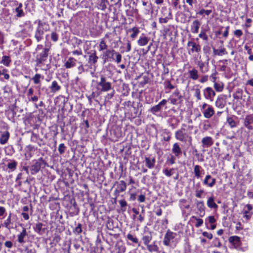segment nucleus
Returning <instances> with one entry per match:
<instances>
[{
    "mask_svg": "<svg viewBox=\"0 0 253 253\" xmlns=\"http://www.w3.org/2000/svg\"><path fill=\"white\" fill-rule=\"evenodd\" d=\"M193 127L187 126L186 124H182L180 129L175 131L174 135L177 140L183 143L188 142L190 144L192 143V138L191 135V131Z\"/></svg>",
    "mask_w": 253,
    "mask_h": 253,
    "instance_id": "obj_1",
    "label": "nucleus"
},
{
    "mask_svg": "<svg viewBox=\"0 0 253 253\" xmlns=\"http://www.w3.org/2000/svg\"><path fill=\"white\" fill-rule=\"evenodd\" d=\"M177 234L176 233L171 231L169 230H168L166 234L165 235L163 244L165 246L170 247L172 244L175 245L176 243V237L177 236Z\"/></svg>",
    "mask_w": 253,
    "mask_h": 253,
    "instance_id": "obj_2",
    "label": "nucleus"
},
{
    "mask_svg": "<svg viewBox=\"0 0 253 253\" xmlns=\"http://www.w3.org/2000/svg\"><path fill=\"white\" fill-rule=\"evenodd\" d=\"M48 29V26L45 23H39L35 32V37L37 42H39L43 38L45 31Z\"/></svg>",
    "mask_w": 253,
    "mask_h": 253,
    "instance_id": "obj_3",
    "label": "nucleus"
},
{
    "mask_svg": "<svg viewBox=\"0 0 253 253\" xmlns=\"http://www.w3.org/2000/svg\"><path fill=\"white\" fill-rule=\"evenodd\" d=\"M43 165V162L42 160H39L37 161L34 165H32L30 168L24 167L27 173L30 171L32 174L37 173L39 171L42 166Z\"/></svg>",
    "mask_w": 253,
    "mask_h": 253,
    "instance_id": "obj_4",
    "label": "nucleus"
},
{
    "mask_svg": "<svg viewBox=\"0 0 253 253\" xmlns=\"http://www.w3.org/2000/svg\"><path fill=\"white\" fill-rule=\"evenodd\" d=\"M49 49L44 48L39 54L36 56V62L37 65H40L42 64L44 61L47 60Z\"/></svg>",
    "mask_w": 253,
    "mask_h": 253,
    "instance_id": "obj_5",
    "label": "nucleus"
},
{
    "mask_svg": "<svg viewBox=\"0 0 253 253\" xmlns=\"http://www.w3.org/2000/svg\"><path fill=\"white\" fill-rule=\"evenodd\" d=\"M97 84L101 87V91L106 92L110 90L112 88L111 83L107 82L106 78L103 76H101L100 81L97 83Z\"/></svg>",
    "mask_w": 253,
    "mask_h": 253,
    "instance_id": "obj_6",
    "label": "nucleus"
},
{
    "mask_svg": "<svg viewBox=\"0 0 253 253\" xmlns=\"http://www.w3.org/2000/svg\"><path fill=\"white\" fill-rule=\"evenodd\" d=\"M115 52L114 49H107L103 52L102 58L104 62L113 61L115 59Z\"/></svg>",
    "mask_w": 253,
    "mask_h": 253,
    "instance_id": "obj_7",
    "label": "nucleus"
},
{
    "mask_svg": "<svg viewBox=\"0 0 253 253\" xmlns=\"http://www.w3.org/2000/svg\"><path fill=\"white\" fill-rule=\"evenodd\" d=\"M204 97L211 101L213 100L214 97L215 95V91L211 87H207L203 90Z\"/></svg>",
    "mask_w": 253,
    "mask_h": 253,
    "instance_id": "obj_8",
    "label": "nucleus"
},
{
    "mask_svg": "<svg viewBox=\"0 0 253 253\" xmlns=\"http://www.w3.org/2000/svg\"><path fill=\"white\" fill-rule=\"evenodd\" d=\"M2 226L5 227L9 231L16 227V225L11 219V213H10L7 218L3 221Z\"/></svg>",
    "mask_w": 253,
    "mask_h": 253,
    "instance_id": "obj_9",
    "label": "nucleus"
},
{
    "mask_svg": "<svg viewBox=\"0 0 253 253\" xmlns=\"http://www.w3.org/2000/svg\"><path fill=\"white\" fill-rule=\"evenodd\" d=\"M126 185L125 181L123 180L120 181V182L117 184V187L114 191V195L115 196V199H116L121 192L125 191L126 189Z\"/></svg>",
    "mask_w": 253,
    "mask_h": 253,
    "instance_id": "obj_10",
    "label": "nucleus"
},
{
    "mask_svg": "<svg viewBox=\"0 0 253 253\" xmlns=\"http://www.w3.org/2000/svg\"><path fill=\"white\" fill-rule=\"evenodd\" d=\"M197 64L202 73H206L209 71V59H208L207 62H203L201 60L198 61Z\"/></svg>",
    "mask_w": 253,
    "mask_h": 253,
    "instance_id": "obj_11",
    "label": "nucleus"
},
{
    "mask_svg": "<svg viewBox=\"0 0 253 253\" xmlns=\"http://www.w3.org/2000/svg\"><path fill=\"white\" fill-rule=\"evenodd\" d=\"M28 236L26 229L24 227L22 228V231L17 235V241L19 243L23 244L26 242L25 238Z\"/></svg>",
    "mask_w": 253,
    "mask_h": 253,
    "instance_id": "obj_12",
    "label": "nucleus"
},
{
    "mask_svg": "<svg viewBox=\"0 0 253 253\" xmlns=\"http://www.w3.org/2000/svg\"><path fill=\"white\" fill-rule=\"evenodd\" d=\"M171 151L175 157H179L182 154V150L178 142L174 143L172 147Z\"/></svg>",
    "mask_w": 253,
    "mask_h": 253,
    "instance_id": "obj_13",
    "label": "nucleus"
},
{
    "mask_svg": "<svg viewBox=\"0 0 253 253\" xmlns=\"http://www.w3.org/2000/svg\"><path fill=\"white\" fill-rule=\"evenodd\" d=\"M204 117L206 119L211 118L214 114V111L212 106H209L208 108L205 109L202 112Z\"/></svg>",
    "mask_w": 253,
    "mask_h": 253,
    "instance_id": "obj_14",
    "label": "nucleus"
},
{
    "mask_svg": "<svg viewBox=\"0 0 253 253\" xmlns=\"http://www.w3.org/2000/svg\"><path fill=\"white\" fill-rule=\"evenodd\" d=\"M202 147L204 148H208L211 146L213 144L212 139L211 137L206 136L202 139Z\"/></svg>",
    "mask_w": 253,
    "mask_h": 253,
    "instance_id": "obj_15",
    "label": "nucleus"
},
{
    "mask_svg": "<svg viewBox=\"0 0 253 253\" xmlns=\"http://www.w3.org/2000/svg\"><path fill=\"white\" fill-rule=\"evenodd\" d=\"M201 86L200 85L197 84L194 85L192 89L193 91V96L196 98L197 101L201 99Z\"/></svg>",
    "mask_w": 253,
    "mask_h": 253,
    "instance_id": "obj_16",
    "label": "nucleus"
},
{
    "mask_svg": "<svg viewBox=\"0 0 253 253\" xmlns=\"http://www.w3.org/2000/svg\"><path fill=\"white\" fill-rule=\"evenodd\" d=\"M201 26V23L198 20H194L191 25V31L193 34H197L199 32V28Z\"/></svg>",
    "mask_w": 253,
    "mask_h": 253,
    "instance_id": "obj_17",
    "label": "nucleus"
},
{
    "mask_svg": "<svg viewBox=\"0 0 253 253\" xmlns=\"http://www.w3.org/2000/svg\"><path fill=\"white\" fill-rule=\"evenodd\" d=\"M189 78L190 79L196 81L199 78V74L198 71L195 68H192L191 70L188 71Z\"/></svg>",
    "mask_w": 253,
    "mask_h": 253,
    "instance_id": "obj_18",
    "label": "nucleus"
},
{
    "mask_svg": "<svg viewBox=\"0 0 253 253\" xmlns=\"http://www.w3.org/2000/svg\"><path fill=\"white\" fill-rule=\"evenodd\" d=\"M187 45L192 47L191 49L192 52H196L198 53L201 51V46L195 42L189 41L187 43Z\"/></svg>",
    "mask_w": 253,
    "mask_h": 253,
    "instance_id": "obj_19",
    "label": "nucleus"
},
{
    "mask_svg": "<svg viewBox=\"0 0 253 253\" xmlns=\"http://www.w3.org/2000/svg\"><path fill=\"white\" fill-rule=\"evenodd\" d=\"M229 241L235 248L239 247L241 244L240 238L237 236H231L229 239Z\"/></svg>",
    "mask_w": 253,
    "mask_h": 253,
    "instance_id": "obj_20",
    "label": "nucleus"
},
{
    "mask_svg": "<svg viewBox=\"0 0 253 253\" xmlns=\"http://www.w3.org/2000/svg\"><path fill=\"white\" fill-rule=\"evenodd\" d=\"M149 41V39L143 34L138 40L137 44L140 46H145L148 44Z\"/></svg>",
    "mask_w": 253,
    "mask_h": 253,
    "instance_id": "obj_21",
    "label": "nucleus"
},
{
    "mask_svg": "<svg viewBox=\"0 0 253 253\" xmlns=\"http://www.w3.org/2000/svg\"><path fill=\"white\" fill-rule=\"evenodd\" d=\"M226 104V101L225 99L222 97H218L216 99L215 105L216 107L219 108H223Z\"/></svg>",
    "mask_w": 253,
    "mask_h": 253,
    "instance_id": "obj_22",
    "label": "nucleus"
},
{
    "mask_svg": "<svg viewBox=\"0 0 253 253\" xmlns=\"http://www.w3.org/2000/svg\"><path fill=\"white\" fill-rule=\"evenodd\" d=\"M128 32H131L132 34L130 35V37L133 40L135 39L140 32L139 28L136 26H134L128 29Z\"/></svg>",
    "mask_w": 253,
    "mask_h": 253,
    "instance_id": "obj_23",
    "label": "nucleus"
},
{
    "mask_svg": "<svg viewBox=\"0 0 253 253\" xmlns=\"http://www.w3.org/2000/svg\"><path fill=\"white\" fill-rule=\"evenodd\" d=\"M253 121V117L252 116L248 115L246 116L244 120V125L249 129H252L253 126L250 124Z\"/></svg>",
    "mask_w": 253,
    "mask_h": 253,
    "instance_id": "obj_24",
    "label": "nucleus"
},
{
    "mask_svg": "<svg viewBox=\"0 0 253 253\" xmlns=\"http://www.w3.org/2000/svg\"><path fill=\"white\" fill-rule=\"evenodd\" d=\"M215 179L211 177L210 175H207L204 181V183L210 187H212L215 183Z\"/></svg>",
    "mask_w": 253,
    "mask_h": 253,
    "instance_id": "obj_25",
    "label": "nucleus"
},
{
    "mask_svg": "<svg viewBox=\"0 0 253 253\" xmlns=\"http://www.w3.org/2000/svg\"><path fill=\"white\" fill-rule=\"evenodd\" d=\"M76 59L74 58L69 57L65 63V66L66 68H71L76 66Z\"/></svg>",
    "mask_w": 253,
    "mask_h": 253,
    "instance_id": "obj_26",
    "label": "nucleus"
},
{
    "mask_svg": "<svg viewBox=\"0 0 253 253\" xmlns=\"http://www.w3.org/2000/svg\"><path fill=\"white\" fill-rule=\"evenodd\" d=\"M9 133L8 131H4L2 133L0 137V143L1 144H5L8 141L9 138Z\"/></svg>",
    "mask_w": 253,
    "mask_h": 253,
    "instance_id": "obj_27",
    "label": "nucleus"
},
{
    "mask_svg": "<svg viewBox=\"0 0 253 253\" xmlns=\"http://www.w3.org/2000/svg\"><path fill=\"white\" fill-rule=\"evenodd\" d=\"M207 206L211 209H213L216 210L218 208V206L215 203L214 198L213 197H210L208 198L207 201Z\"/></svg>",
    "mask_w": 253,
    "mask_h": 253,
    "instance_id": "obj_28",
    "label": "nucleus"
},
{
    "mask_svg": "<svg viewBox=\"0 0 253 253\" xmlns=\"http://www.w3.org/2000/svg\"><path fill=\"white\" fill-rule=\"evenodd\" d=\"M23 5L21 3L18 4L17 6L15 8V12H16V16L17 17H21L24 16L25 14L22 9Z\"/></svg>",
    "mask_w": 253,
    "mask_h": 253,
    "instance_id": "obj_29",
    "label": "nucleus"
},
{
    "mask_svg": "<svg viewBox=\"0 0 253 253\" xmlns=\"http://www.w3.org/2000/svg\"><path fill=\"white\" fill-rule=\"evenodd\" d=\"M213 53L215 55L222 56L224 54H227L226 49L224 47H221L220 49L213 48Z\"/></svg>",
    "mask_w": 253,
    "mask_h": 253,
    "instance_id": "obj_30",
    "label": "nucleus"
},
{
    "mask_svg": "<svg viewBox=\"0 0 253 253\" xmlns=\"http://www.w3.org/2000/svg\"><path fill=\"white\" fill-rule=\"evenodd\" d=\"M171 19H172L171 11L170 9H169L168 15H166L165 18H160L159 21L161 24L167 23L168 21Z\"/></svg>",
    "mask_w": 253,
    "mask_h": 253,
    "instance_id": "obj_31",
    "label": "nucleus"
},
{
    "mask_svg": "<svg viewBox=\"0 0 253 253\" xmlns=\"http://www.w3.org/2000/svg\"><path fill=\"white\" fill-rule=\"evenodd\" d=\"M213 86L215 90L217 92H221L223 90L224 88V84L222 82H215L213 83Z\"/></svg>",
    "mask_w": 253,
    "mask_h": 253,
    "instance_id": "obj_32",
    "label": "nucleus"
},
{
    "mask_svg": "<svg viewBox=\"0 0 253 253\" xmlns=\"http://www.w3.org/2000/svg\"><path fill=\"white\" fill-rule=\"evenodd\" d=\"M147 249L151 253L158 252L159 250L158 246L155 244V242H154L152 244L147 245Z\"/></svg>",
    "mask_w": 253,
    "mask_h": 253,
    "instance_id": "obj_33",
    "label": "nucleus"
},
{
    "mask_svg": "<svg viewBox=\"0 0 253 253\" xmlns=\"http://www.w3.org/2000/svg\"><path fill=\"white\" fill-rule=\"evenodd\" d=\"M50 88L52 92H55L60 89L61 86L58 85L56 81H54L52 82Z\"/></svg>",
    "mask_w": 253,
    "mask_h": 253,
    "instance_id": "obj_34",
    "label": "nucleus"
},
{
    "mask_svg": "<svg viewBox=\"0 0 253 253\" xmlns=\"http://www.w3.org/2000/svg\"><path fill=\"white\" fill-rule=\"evenodd\" d=\"M145 161L147 167L149 168H152L155 165V159L154 158L146 157Z\"/></svg>",
    "mask_w": 253,
    "mask_h": 253,
    "instance_id": "obj_35",
    "label": "nucleus"
},
{
    "mask_svg": "<svg viewBox=\"0 0 253 253\" xmlns=\"http://www.w3.org/2000/svg\"><path fill=\"white\" fill-rule=\"evenodd\" d=\"M7 168L10 169L9 172L13 171L16 168L17 162L14 160L10 161L7 164Z\"/></svg>",
    "mask_w": 253,
    "mask_h": 253,
    "instance_id": "obj_36",
    "label": "nucleus"
},
{
    "mask_svg": "<svg viewBox=\"0 0 253 253\" xmlns=\"http://www.w3.org/2000/svg\"><path fill=\"white\" fill-rule=\"evenodd\" d=\"M243 90L241 89H238L233 94V97L236 100H239L242 98Z\"/></svg>",
    "mask_w": 253,
    "mask_h": 253,
    "instance_id": "obj_37",
    "label": "nucleus"
},
{
    "mask_svg": "<svg viewBox=\"0 0 253 253\" xmlns=\"http://www.w3.org/2000/svg\"><path fill=\"white\" fill-rule=\"evenodd\" d=\"M107 45L106 44L104 38H102L101 39L99 44V51H102L104 50H106L107 49Z\"/></svg>",
    "mask_w": 253,
    "mask_h": 253,
    "instance_id": "obj_38",
    "label": "nucleus"
},
{
    "mask_svg": "<svg viewBox=\"0 0 253 253\" xmlns=\"http://www.w3.org/2000/svg\"><path fill=\"white\" fill-rule=\"evenodd\" d=\"M98 59V57L96 56V52L95 51L89 56V62H91L93 64H95L97 62Z\"/></svg>",
    "mask_w": 253,
    "mask_h": 253,
    "instance_id": "obj_39",
    "label": "nucleus"
},
{
    "mask_svg": "<svg viewBox=\"0 0 253 253\" xmlns=\"http://www.w3.org/2000/svg\"><path fill=\"white\" fill-rule=\"evenodd\" d=\"M227 123L231 128H234L236 126V122L233 117H227Z\"/></svg>",
    "mask_w": 253,
    "mask_h": 253,
    "instance_id": "obj_40",
    "label": "nucleus"
},
{
    "mask_svg": "<svg viewBox=\"0 0 253 253\" xmlns=\"http://www.w3.org/2000/svg\"><path fill=\"white\" fill-rule=\"evenodd\" d=\"M197 208L198 211L201 213H204L205 211V205L203 201H199L197 203Z\"/></svg>",
    "mask_w": 253,
    "mask_h": 253,
    "instance_id": "obj_41",
    "label": "nucleus"
},
{
    "mask_svg": "<svg viewBox=\"0 0 253 253\" xmlns=\"http://www.w3.org/2000/svg\"><path fill=\"white\" fill-rule=\"evenodd\" d=\"M11 60L9 56L5 55L2 56L1 63L3 64L6 66H8Z\"/></svg>",
    "mask_w": 253,
    "mask_h": 253,
    "instance_id": "obj_42",
    "label": "nucleus"
},
{
    "mask_svg": "<svg viewBox=\"0 0 253 253\" xmlns=\"http://www.w3.org/2000/svg\"><path fill=\"white\" fill-rule=\"evenodd\" d=\"M43 224L42 223H37L33 227L34 231L38 234H41V231L42 229Z\"/></svg>",
    "mask_w": 253,
    "mask_h": 253,
    "instance_id": "obj_43",
    "label": "nucleus"
},
{
    "mask_svg": "<svg viewBox=\"0 0 253 253\" xmlns=\"http://www.w3.org/2000/svg\"><path fill=\"white\" fill-rule=\"evenodd\" d=\"M43 78V77H42L39 74H36L32 78V80L33 81L35 84H39L41 82V79Z\"/></svg>",
    "mask_w": 253,
    "mask_h": 253,
    "instance_id": "obj_44",
    "label": "nucleus"
},
{
    "mask_svg": "<svg viewBox=\"0 0 253 253\" xmlns=\"http://www.w3.org/2000/svg\"><path fill=\"white\" fill-rule=\"evenodd\" d=\"M162 109V106H161L159 104L153 106L151 108V112L153 114H156L157 113L160 112Z\"/></svg>",
    "mask_w": 253,
    "mask_h": 253,
    "instance_id": "obj_45",
    "label": "nucleus"
},
{
    "mask_svg": "<svg viewBox=\"0 0 253 253\" xmlns=\"http://www.w3.org/2000/svg\"><path fill=\"white\" fill-rule=\"evenodd\" d=\"M152 240V237L150 235H146L143 237L142 240L145 245L147 246L149 245V243Z\"/></svg>",
    "mask_w": 253,
    "mask_h": 253,
    "instance_id": "obj_46",
    "label": "nucleus"
},
{
    "mask_svg": "<svg viewBox=\"0 0 253 253\" xmlns=\"http://www.w3.org/2000/svg\"><path fill=\"white\" fill-rule=\"evenodd\" d=\"M0 75H3L4 79L6 80H8L10 77L8 73V70L6 69H2V70H0Z\"/></svg>",
    "mask_w": 253,
    "mask_h": 253,
    "instance_id": "obj_47",
    "label": "nucleus"
},
{
    "mask_svg": "<svg viewBox=\"0 0 253 253\" xmlns=\"http://www.w3.org/2000/svg\"><path fill=\"white\" fill-rule=\"evenodd\" d=\"M122 55L119 52L116 51L115 53V59H114L113 61L117 63H119L122 61Z\"/></svg>",
    "mask_w": 253,
    "mask_h": 253,
    "instance_id": "obj_48",
    "label": "nucleus"
},
{
    "mask_svg": "<svg viewBox=\"0 0 253 253\" xmlns=\"http://www.w3.org/2000/svg\"><path fill=\"white\" fill-rule=\"evenodd\" d=\"M119 203L121 206L122 210L123 211H125L126 209L127 203L124 200H120Z\"/></svg>",
    "mask_w": 253,
    "mask_h": 253,
    "instance_id": "obj_49",
    "label": "nucleus"
},
{
    "mask_svg": "<svg viewBox=\"0 0 253 253\" xmlns=\"http://www.w3.org/2000/svg\"><path fill=\"white\" fill-rule=\"evenodd\" d=\"M180 203L181 209H188L189 208V205L186 203V200L184 199L180 200Z\"/></svg>",
    "mask_w": 253,
    "mask_h": 253,
    "instance_id": "obj_50",
    "label": "nucleus"
},
{
    "mask_svg": "<svg viewBox=\"0 0 253 253\" xmlns=\"http://www.w3.org/2000/svg\"><path fill=\"white\" fill-rule=\"evenodd\" d=\"M127 238L128 240L131 241L133 243H137L138 242V239L136 237H134L132 235L130 234H127Z\"/></svg>",
    "mask_w": 253,
    "mask_h": 253,
    "instance_id": "obj_51",
    "label": "nucleus"
},
{
    "mask_svg": "<svg viewBox=\"0 0 253 253\" xmlns=\"http://www.w3.org/2000/svg\"><path fill=\"white\" fill-rule=\"evenodd\" d=\"M82 225L81 223H78L77 226L74 229V232L77 234L81 233L82 232Z\"/></svg>",
    "mask_w": 253,
    "mask_h": 253,
    "instance_id": "obj_52",
    "label": "nucleus"
},
{
    "mask_svg": "<svg viewBox=\"0 0 253 253\" xmlns=\"http://www.w3.org/2000/svg\"><path fill=\"white\" fill-rule=\"evenodd\" d=\"M199 37L205 41H208V36L204 31H201L200 33L199 34Z\"/></svg>",
    "mask_w": 253,
    "mask_h": 253,
    "instance_id": "obj_53",
    "label": "nucleus"
},
{
    "mask_svg": "<svg viewBox=\"0 0 253 253\" xmlns=\"http://www.w3.org/2000/svg\"><path fill=\"white\" fill-rule=\"evenodd\" d=\"M212 71V73L211 75V81L213 83H214V82H216V80L217 79L216 75L217 74V72L215 69L214 70H213Z\"/></svg>",
    "mask_w": 253,
    "mask_h": 253,
    "instance_id": "obj_54",
    "label": "nucleus"
},
{
    "mask_svg": "<svg viewBox=\"0 0 253 253\" xmlns=\"http://www.w3.org/2000/svg\"><path fill=\"white\" fill-rule=\"evenodd\" d=\"M193 218H195V219L196 220V223L195 224V226L196 227L198 228V227H200L201 226H202V225L203 224V219H202L201 218H197L195 216H193Z\"/></svg>",
    "mask_w": 253,
    "mask_h": 253,
    "instance_id": "obj_55",
    "label": "nucleus"
},
{
    "mask_svg": "<svg viewBox=\"0 0 253 253\" xmlns=\"http://www.w3.org/2000/svg\"><path fill=\"white\" fill-rule=\"evenodd\" d=\"M51 38L52 41L56 42L58 40V35L55 32H52L51 34Z\"/></svg>",
    "mask_w": 253,
    "mask_h": 253,
    "instance_id": "obj_56",
    "label": "nucleus"
},
{
    "mask_svg": "<svg viewBox=\"0 0 253 253\" xmlns=\"http://www.w3.org/2000/svg\"><path fill=\"white\" fill-rule=\"evenodd\" d=\"M213 245L216 247H220L221 246V243L219 239L217 238H215L212 242Z\"/></svg>",
    "mask_w": 253,
    "mask_h": 253,
    "instance_id": "obj_57",
    "label": "nucleus"
},
{
    "mask_svg": "<svg viewBox=\"0 0 253 253\" xmlns=\"http://www.w3.org/2000/svg\"><path fill=\"white\" fill-rule=\"evenodd\" d=\"M212 12L211 10H205L204 9H202L200 10L198 12V14L200 15H203V14H206L207 15H210Z\"/></svg>",
    "mask_w": 253,
    "mask_h": 253,
    "instance_id": "obj_58",
    "label": "nucleus"
},
{
    "mask_svg": "<svg viewBox=\"0 0 253 253\" xmlns=\"http://www.w3.org/2000/svg\"><path fill=\"white\" fill-rule=\"evenodd\" d=\"M65 146L63 143L59 144L58 147V151L60 154H62L65 152Z\"/></svg>",
    "mask_w": 253,
    "mask_h": 253,
    "instance_id": "obj_59",
    "label": "nucleus"
},
{
    "mask_svg": "<svg viewBox=\"0 0 253 253\" xmlns=\"http://www.w3.org/2000/svg\"><path fill=\"white\" fill-rule=\"evenodd\" d=\"M175 156H171L170 158H168V163L169 165H172L175 163Z\"/></svg>",
    "mask_w": 253,
    "mask_h": 253,
    "instance_id": "obj_60",
    "label": "nucleus"
},
{
    "mask_svg": "<svg viewBox=\"0 0 253 253\" xmlns=\"http://www.w3.org/2000/svg\"><path fill=\"white\" fill-rule=\"evenodd\" d=\"M202 235L204 236V237H206L207 238H208L209 239H211L213 237L212 236V234L211 233H209V232H203L202 233Z\"/></svg>",
    "mask_w": 253,
    "mask_h": 253,
    "instance_id": "obj_61",
    "label": "nucleus"
},
{
    "mask_svg": "<svg viewBox=\"0 0 253 253\" xmlns=\"http://www.w3.org/2000/svg\"><path fill=\"white\" fill-rule=\"evenodd\" d=\"M207 220L211 224H213L216 220L213 216H209L207 218Z\"/></svg>",
    "mask_w": 253,
    "mask_h": 253,
    "instance_id": "obj_62",
    "label": "nucleus"
},
{
    "mask_svg": "<svg viewBox=\"0 0 253 253\" xmlns=\"http://www.w3.org/2000/svg\"><path fill=\"white\" fill-rule=\"evenodd\" d=\"M115 94V91L114 90H113V91L110 93H108L106 96H105V99L106 100H110L111 99L114 95Z\"/></svg>",
    "mask_w": 253,
    "mask_h": 253,
    "instance_id": "obj_63",
    "label": "nucleus"
},
{
    "mask_svg": "<svg viewBox=\"0 0 253 253\" xmlns=\"http://www.w3.org/2000/svg\"><path fill=\"white\" fill-rule=\"evenodd\" d=\"M234 33L238 38H240L243 35V32L241 30H236L234 31Z\"/></svg>",
    "mask_w": 253,
    "mask_h": 253,
    "instance_id": "obj_64",
    "label": "nucleus"
}]
</instances>
